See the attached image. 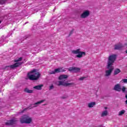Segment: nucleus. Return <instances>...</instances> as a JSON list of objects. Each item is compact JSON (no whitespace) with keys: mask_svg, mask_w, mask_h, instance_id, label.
Here are the masks:
<instances>
[{"mask_svg":"<svg viewBox=\"0 0 127 127\" xmlns=\"http://www.w3.org/2000/svg\"><path fill=\"white\" fill-rule=\"evenodd\" d=\"M117 60V55L113 54L112 55L109 56L108 57V61L107 62V70L105 71V77H109V76H111L112 72L114 70V63H115V61Z\"/></svg>","mask_w":127,"mask_h":127,"instance_id":"f257e3e1","label":"nucleus"},{"mask_svg":"<svg viewBox=\"0 0 127 127\" xmlns=\"http://www.w3.org/2000/svg\"><path fill=\"white\" fill-rule=\"evenodd\" d=\"M30 73V74H33L30 75V73H28V77L29 80H31V81H36L37 80H38L40 77H41L40 72L37 71L35 69L31 70Z\"/></svg>","mask_w":127,"mask_h":127,"instance_id":"f03ea898","label":"nucleus"},{"mask_svg":"<svg viewBox=\"0 0 127 127\" xmlns=\"http://www.w3.org/2000/svg\"><path fill=\"white\" fill-rule=\"evenodd\" d=\"M20 123H21V124L29 125V124L32 123V118L27 115H24L20 118Z\"/></svg>","mask_w":127,"mask_h":127,"instance_id":"7ed1b4c3","label":"nucleus"},{"mask_svg":"<svg viewBox=\"0 0 127 127\" xmlns=\"http://www.w3.org/2000/svg\"><path fill=\"white\" fill-rule=\"evenodd\" d=\"M72 53H73V54H78L76 56L77 58H82V57H83V56H86V52H81L80 49H77L76 50L72 51Z\"/></svg>","mask_w":127,"mask_h":127,"instance_id":"20e7f679","label":"nucleus"},{"mask_svg":"<svg viewBox=\"0 0 127 127\" xmlns=\"http://www.w3.org/2000/svg\"><path fill=\"white\" fill-rule=\"evenodd\" d=\"M22 64V63H16L13 65L6 66L4 67V69H7V68H10V70L11 69H15V68H17V67H19Z\"/></svg>","mask_w":127,"mask_h":127,"instance_id":"39448f33","label":"nucleus"},{"mask_svg":"<svg viewBox=\"0 0 127 127\" xmlns=\"http://www.w3.org/2000/svg\"><path fill=\"white\" fill-rule=\"evenodd\" d=\"M16 123H17V120H16V119L15 118L11 120L8 121L7 122L5 123V125L6 126H12L13 125L16 124Z\"/></svg>","mask_w":127,"mask_h":127,"instance_id":"423d86ee","label":"nucleus"},{"mask_svg":"<svg viewBox=\"0 0 127 127\" xmlns=\"http://www.w3.org/2000/svg\"><path fill=\"white\" fill-rule=\"evenodd\" d=\"M68 70L69 71V72L73 71L74 73H78V72L81 71V68L77 67H70L68 68Z\"/></svg>","mask_w":127,"mask_h":127,"instance_id":"0eeeda50","label":"nucleus"},{"mask_svg":"<svg viewBox=\"0 0 127 127\" xmlns=\"http://www.w3.org/2000/svg\"><path fill=\"white\" fill-rule=\"evenodd\" d=\"M89 15L90 11H89V10H85L82 13L80 17L81 18H86V17H88Z\"/></svg>","mask_w":127,"mask_h":127,"instance_id":"6e6552de","label":"nucleus"},{"mask_svg":"<svg viewBox=\"0 0 127 127\" xmlns=\"http://www.w3.org/2000/svg\"><path fill=\"white\" fill-rule=\"evenodd\" d=\"M62 72H64V70H62L61 68H56L53 71L49 72V74L51 75V74H56V73H61Z\"/></svg>","mask_w":127,"mask_h":127,"instance_id":"1a4fd4ad","label":"nucleus"},{"mask_svg":"<svg viewBox=\"0 0 127 127\" xmlns=\"http://www.w3.org/2000/svg\"><path fill=\"white\" fill-rule=\"evenodd\" d=\"M122 48H124V45L121 43L116 44L114 46L115 50H122Z\"/></svg>","mask_w":127,"mask_h":127,"instance_id":"9d476101","label":"nucleus"},{"mask_svg":"<svg viewBox=\"0 0 127 127\" xmlns=\"http://www.w3.org/2000/svg\"><path fill=\"white\" fill-rule=\"evenodd\" d=\"M113 90L116 91L117 92H121L122 91V87H121V84L117 83L114 87Z\"/></svg>","mask_w":127,"mask_h":127,"instance_id":"9b49d317","label":"nucleus"},{"mask_svg":"<svg viewBox=\"0 0 127 127\" xmlns=\"http://www.w3.org/2000/svg\"><path fill=\"white\" fill-rule=\"evenodd\" d=\"M73 86H75V83L74 82L64 83V87H73Z\"/></svg>","mask_w":127,"mask_h":127,"instance_id":"f8f14e48","label":"nucleus"},{"mask_svg":"<svg viewBox=\"0 0 127 127\" xmlns=\"http://www.w3.org/2000/svg\"><path fill=\"white\" fill-rule=\"evenodd\" d=\"M68 78V75H61L59 77V80H65Z\"/></svg>","mask_w":127,"mask_h":127,"instance_id":"ddd939ff","label":"nucleus"},{"mask_svg":"<svg viewBox=\"0 0 127 127\" xmlns=\"http://www.w3.org/2000/svg\"><path fill=\"white\" fill-rule=\"evenodd\" d=\"M121 71L120 68H116L114 71V76H116V75H118V74H120V73H121Z\"/></svg>","mask_w":127,"mask_h":127,"instance_id":"4468645a","label":"nucleus"},{"mask_svg":"<svg viewBox=\"0 0 127 127\" xmlns=\"http://www.w3.org/2000/svg\"><path fill=\"white\" fill-rule=\"evenodd\" d=\"M42 87H43V84H40L37 86H34L33 88L36 90H42Z\"/></svg>","mask_w":127,"mask_h":127,"instance_id":"2eb2a0df","label":"nucleus"},{"mask_svg":"<svg viewBox=\"0 0 127 127\" xmlns=\"http://www.w3.org/2000/svg\"><path fill=\"white\" fill-rule=\"evenodd\" d=\"M57 86H64L65 87V82L64 81H59L57 82Z\"/></svg>","mask_w":127,"mask_h":127,"instance_id":"dca6fc26","label":"nucleus"},{"mask_svg":"<svg viewBox=\"0 0 127 127\" xmlns=\"http://www.w3.org/2000/svg\"><path fill=\"white\" fill-rule=\"evenodd\" d=\"M43 102H45V100H41V101H38L37 102H36L34 104L35 106H34L32 108H36V107H37V106L36 105H39L40 104H41V103H43Z\"/></svg>","mask_w":127,"mask_h":127,"instance_id":"f3484780","label":"nucleus"},{"mask_svg":"<svg viewBox=\"0 0 127 127\" xmlns=\"http://www.w3.org/2000/svg\"><path fill=\"white\" fill-rule=\"evenodd\" d=\"M24 91L25 92V93H28V94H32V93H33V90H29L28 88H25Z\"/></svg>","mask_w":127,"mask_h":127,"instance_id":"a211bd4d","label":"nucleus"},{"mask_svg":"<svg viewBox=\"0 0 127 127\" xmlns=\"http://www.w3.org/2000/svg\"><path fill=\"white\" fill-rule=\"evenodd\" d=\"M96 105V102H91L88 103V108H93Z\"/></svg>","mask_w":127,"mask_h":127,"instance_id":"6ab92c4d","label":"nucleus"},{"mask_svg":"<svg viewBox=\"0 0 127 127\" xmlns=\"http://www.w3.org/2000/svg\"><path fill=\"white\" fill-rule=\"evenodd\" d=\"M107 115H108V111H104L102 112L101 114V117H106Z\"/></svg>","mask_w":127,"mask_h":127,"instance_id":"aec40b11","label":"nucleus"},{"mask_svg":"<svg viewBox=\"0 0 127 127\" xmlns=\"http://www.w3.org/2000/svg\"><path fill=\"white\" fill-rule=\"evenodd\" d=\"M125 113H126V111L123 110L119 112L118 116H123V115H124V114H125Z\"/></svg>","mask_w":127,"mask_h":127,"instance_id":"412c9836","label":"nucleus"},{"mask_svg":"<svg viewBox=\"0 0 127 127\" xmlns=\"http://www.w3.org/2000/svg\"><path fill=\"white\" fill-rule=\"evenodd\" d=\"M127 90V87L125 86H123L121 88V91H122L123 93H126V90Z\"/></svg>","mask_w":127,"mask_h":127,"instance_id":"4be33fe9","label":"nucleus"},{"mask_svg":"<svg viewBox=\"0 0 127 127\" xmlns=\"http://www.w3.org/2000/svg\"><path fill=\"white\" fill-rule=\"evenodd\" d=\"M121 82H122V83H124V84H127V79H126V78L123 79L121 80Z\"/></svg>","mask_w":127,"mask_h":127,"instance_id":"5701e85b","label":"nucleus"},{"mask_svg":"<svg viewBox=\"0 0 127 127\" xmlns=\"http://www.w3.org/2000/svg\"><path fill=\"white\" fill-rule=\"evenodd\" d=\"M6 0H0V4H4L5 3Z\"/></svg>","mask_w":127,"mask_h":127,"instance_id":"b1692460","label":"nucleus"},{"mask_svg":"<svg viewBox=\"0 0 127 127\" xmlns=\"http://www.w3.org/2000/svg\"><path fill=\"white\" fill-rule=\"evenodd\" d=\"M21 60H22V58L20 57L19 58L18 60H15L14 61V62H20Z\"/></svg>","mask_w":127,"mask_h":127,"instance_id":"393cba45","label":"nucleus"},{"mask_svg":"<svg viewBox=\"0 0 127 127\" xmlns=\"http://www.w3.org/2000/svg\"><path fill=\"white\" fill-rule=\"evenodd\" d=\"M52 89H54V85H53V84H52L51 86L49 87V90L50 91L52 90Z\"/></svg>","mask_w":127,"mask_h":127,"instance_id":"a878e982","label":"nucleus"},{"mask_svg":"<svg viewBox=\"0 0 127 127\" xmlns=\"http://www.w3.org/2000/svg\"><path fill=\"white\" fill-rule=\"evenodd\" d=\"M86 77H84V76H82V77H81L80 78H79V80L80 81H83V80H84V79H85Z\"/></svg>","mask_w":127,"mask_h":127,"instance_id":"bb28decb","label":"nucleus"},{"mask_svg":"<svg viewBox=\"0 0 127 127\" xmlns=\"http://www.w3.org/2000/svg\"><path fill=\"white\" fill-rule=\"evenodd\" d=\"M73 32H74V29H73L72 30L70 31L69 34V36L72 35V34H73Z\"/></svg>","mask_w":127,"mask_h":127,"instance_id":"cd10ccee","label":"nucleus"},{"mask_svg":"<svg viewBox=\"0 0 127 127\" xmlns=\"http://www.w3.org/2000/svg\"><path fill=\"white\" fill-rule=\"evenodd\" d=\"M105 110H107L108 109V107H105Z\"/></svg>","mask_w":127,"mask_h":127,"instance_id":"c85d7f7f","label":"nucleus"},{"mask_svg":"<svg viewBox=\"0 0 127 127\" xmlns=\"http://www.w3.org/2000/svg\"><path fill=\"white\" fill-rule=\"evenodd\" d=\"M28 109L30 110V109H32V108L28 107Z\"/></svg>","mask_w":127,"mask_h":127,"instance_id":"c756f323","label":"nucleus"},{"mask_svg":"<svg viewBox=\"0 0 127 127\" xmlns=\"http://www.w3.org/2000/svg\"><path fill=\"white\" fill-rule=\"evenodd\" d=\"M126 53L127 54V50L126 51Z\"/></svg>","mask_w":127,"mask_h":127,"instance_id":"7c9ffc66","label":"nucleus"},{"mask_svg":"<svg viewBox=\"0 0 127 127\" xmlns=\"http://www.w3.org/2000/svg\"><path fill=\"white\" fill-rule=\"evenodd\" d=\"M24 111H25V109H24V110L22 111V113H23V112H24Z\"/></svg>","mask_w":127,"mask_h":127,"instance_id":"2f4dec72","label":"nucleus"},{"mask_svg":"<svg viewBox=\"0 0 127 127\" xmlns=\"http://www.w3.org/2000/svg\"><path fill=\"white\" fill-rule=\"evenodd\" d=\"M1 23V21H0V24Z\"/></svg>","mask_w":127,"mask_h":127,"instance_id":"473e14b6","label":"nucleus"},{"mask_svg":"<svg viewBox=\"0 0 127 127\" xmlns=\"http://www.w3.org/2000/svg\"><path fill=\"white\" fill-rule=\"evenodd\" d=\"M63 99H65V98H64V97H63Z\"/></svg>","mask_w":127,"mask_h":127,"instance_id":"72a5a7b5","label":"nucleus"}]
</instances>
